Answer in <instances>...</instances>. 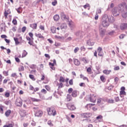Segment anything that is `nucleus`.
<instances>
[{
    "label": "nucleus",
    "instance_id": "1",
    "mask_svg": "<svg viewBox=\"0 0 127 127\" xmlns=\"http://www.w3.org/2000/svg\"><path fill=\"white\" fill-rule=\"evenodd\" d=\"M47 112L49 116H53V117H55L57 115V112L56 109L54 107H49L47 108Z\"/></svg>",
    "mask_w": 127,
    "mask_h": 127
},
{
    "label": "nucleus",
    "instance_id": "2",
    "mask_svg": "<svg viewBox=\"0 0 127 127\" xmlns=\"http://www.w3.org/2000/svg\"><path fill=\"white\" fill-rule=\"evenodd\" d=\"M102 25L103 27H108L110 25V22H109V18L103 17L102 20Z\"/></svg>",
    "mask_w": 127,
    "mask_h": 127
},
{
    "label": "nucleus",
    "instance_id": "3",
    "mask_svg": "<svg viewBox=\"0 0 127 127\" xmlns=\"http://www.w3.org/2000/svg\"><path fill=\"white\" fill-rule=\"evenodd\" d=\"M66 107L68 110H70V111H74V110H76V107H75V105L70 103L67 104Z\"/></svg>",
    "mask_w": 127,
    "mask_h": 127
},
{
    "label": "nucleus",
    "instance_id": "4",
    "mask_svg": "<svg viewBox=\"0 0 127 127\" xmlns=\"http://www.w3.org/2000/svg\"><path fill=\"white\" fill-rule=\"evenodd\" d=\"M112 13L114 16H118V15H120V13L118 12V8L114 7L112 10Z\"/></svg>",
    "mask_w": 127,
    "mask_h": 127
},
{
    "label": "nucleus",
    "instance_id": "5",
    "mask_svg": "<svg viewBox=\"0 0 127 127\" xmlns=\"http://www.w3.org/2000/svg\"><path fill=\"white\" fill-rule=\"evenodd\" d=\"M15 104L18 107H21L22 106V100L20 98H17L16 100Z\"/></svg>",
    "mask_w": 127,
    "mask_h": 127
},
{
    "label": "nucleus",
    "instance_id": "6",
    "mask_svg": "<svg viewBox=\"0 0 127 127\" xmlns=\"http://www.w3.org/2000/svg\"><path fill=\"white\" fill-rule=\"evenodd\" d=\"M90 99V102H91V103H95L96 100H97V98L96 97V95H90V97L89 98Z\"/></svg>",
    "mask_w": 127,
    "mask_h": 127
},
{
    "label": "nucleus",
    "instance_id": "7",
    "mask_svg": "<svg viewBox=\"0 0 127 127\" xmlns=\"http://www.w3.org/2000/svg\"><path fill=\"white\" fill-rule=\"evenodd\" d=\"M81 117L84 118H90L91 116H92V114L90 113H82L81 114Z\"/></svg>",
    "mask_w": 127,
    "mask_h": 127
},
{
    "label": "nucleus",
    "instance_id": "8",
    "mask_svg": "<svg viewBox=\"0 0 127 127\" xmlns=\"http://www.w3.org/2000/svg\"><path fill=\"white\" fill-rule=\"evenodd\" d=\"M43 115V112L41 110H38L35 114V117H41Z\"/></svg>",
    "mask_w": 127,
    "mask_h": 127
},
{
    "label": "nucleus",
    "instance_id": "9",
    "mask_svg": "<svg viewBox=\"0 0 127 127\" xmlns=\"http://www.w3.org/2000/svg\"><path fill=\"white\" fill-rule=\"evenodd\" d=\"M127 28V23H122L120 25V29L121 30H125Z\"/></svg>",
    "mask_w": 127,
    "mask_h": 127
},
{
    "label": "nucleus",
    "instance_id": "10",
    "mask_svg": "<svg viewBox=\"0 0 127 127\" xmlns=\"http://www.w3.org/2000/svg\"><path fill=\"white\" fill-rule=\"evenodd\" d=\"M26 39L27 40H28V44L30 45H33V39L30 38L29 37H26Z\"/></svg>",
    "mask_w": 127,
    "mask_h": 127
},
{
    "label": "nucleus",
    "instance_id": "11",
    "mask_svg": "<svg viewBox=\"0 0 127 127\" xmlns=\"http://www.w3.org/2000/svg\"><path fill=\"white\" fill-rule=\"evenodd\" d=\"M73 63L75 66H79L80 64V61L77 59H73Z\"/></svg>",
    "mask_w": 127,
    "mask_h": 127
},
{
    "label": "nucleus",
    "instance_id": "12",
    "mask_svg": "<svg viewBox=\"0 0 127 127\" xmlns=\"http://www.w3.org/2000/svg\"><path fill=\"white\" fill-rule=\"evenodd\" d=\"M99 33L100 36L103 38L104 36H105V34H106V30L103 29L100 30Z\"/></svg>",
    "mask_w": 127,
    "mask_h": 127
},
{
    "label": "nucleus",
    "instance_id": "13",
    "mask_svg": "<svg viewBox=\"0 0 127 127\" xmlns=\"http://www.w3.org/2000/svg\"><path fill=\"white\" fill-rule=\"evenodd\" d=\"M30 27H31V28H32L33 29H37V23L30 24Z\"/></svg>",
    "mask_w": 127,
    "mask_h": 127
},
{
    "label": "nucleus",
    "instance_id": "14",
    "mask_svg": "<svg viewBox=\"0 0 127 127\" xmlns=\"http://www.w3.org/2000/svg\"><path fill=\"white\" fill-rule=\"evenodd\" d=\"M61 15L63 19H67V20H69V17L66 16V15H65L64 13L63 12L61 13Z\"/></svg>",
    "mask_w": 127,
    "mask_h": 127
},
{
    "label": "nucleus",
    "instance_id": "15",
    "mask_svg": "<svg viewBox=\"0 0 127 127\" xmlns=\"http://www.w3.org/2000/svg\"><path fill=\"white\" fill-rule=\"evenodd\" d=\"M86 44L87 45H89V46H93L94 44H95V43L94 42H91V40H88L86 42Z\"/></svg>",
    "mask_w": 127,
    "mask_h": 127
},
{
    "label": "nucleus",
    "instance_id": "16",
    "mask_svg": "<svg viewBox=\"0 0 127 127\" xmlns=\"http://www.w3.org/2000/svg\"><path fill=\"white\" fill-rule=\"evenodd\" d=\"M10 114H11V110H7L5 113V116L7 117L8 118L9 116L10 115Z\"/></svg>",
    "mask_w": 127,
    "mask_h": 127
},
{
    "label": "nucleus",
    "instance_id": "17",
    "mask_svg": "<svg viewBox=\"0 0 127 127\" xmlns=\"http://www.w3.org/2000/svg\"><path fill=\"white\" fill-rule=\"evenodd\" d=\"M53 18L55 21H58L59 19H60V17L59 16V15L56 14L54 16Z\"/></svg>",
    "mask_w": 127,
    "mask_h": 127
},
{
    "label": "nucleus",
    "instance_id": "18",
    "mask_svg": "<svg viewBox=\"0 0 127 127\" xmlns=\"http://www.w3.org/2000/svg\"><path fill=\"white\" fill-rule=\"evenodd\" d=\"M104 74H105V75H109L110 74V73L112 72L111 70H108V69H105L103 70Z\"/></svg>",
    "mask_w": 127,
    "mask_h": 127
},
{
    "label": "nucleus",
    "instance_id": "19",
    "mask_svg": "<svg viewBox=\"0 0 127 127\" xmlns=\"http://www.w3.org/2000/svg\"><path fill=\"white\" fill-rule=\"evenodd\" d=\"M20 115L21 117H25V116H26V112L25 111V110H23L22 111H21V112L20 113Z\"/></svg>",
    "mask_w": 127,
    "mask_h": 127
},
{
    "label": "nucleus",
    "instance_id": "20",
    "mask_svg": "<svg viewBox=\"0 0 127 127\" xmlns=\"http://www.w3.org/2000/svg\"><path fill=\"white\" fill-rule=\"evenodd\" d=\"M61 28L62 29H66V28H67V24L65 23L62 24Z\"/></svg>",
    "mask_w": 127,
    "mask_h": 127
},
{
    "label": "nucleus",
    "instance_id": "21",
    "mask_svg": "<svg viewBox=\"0 0 127 127\" xmlns=\"http://www.w3.org/2000/svg\"><path fill=\"white\" fill-rule=\"evenodd\" d=\"M96 120L99 121V122H103V116L101 115L96 117Z\"/></svg>",
    "mask_w": 127,
    "mask_h": 127
},
{
    "label": "nucleus",
    "instance_id": "22",
    "mask_svg": "<svg viewBox=\"0 0 127 127\" xmlns=\"http://www.w3.org/2000/svg\"><path fill=\"white\" fill-rule=\"evenodd\" d=\"M71 96L73 97V98H76V97H77V90H73L72 92Z\"/></svg>",
    "mask_w": 127,
    "mask_h": 127
},
{
    "label": "nucleus",
    "instance_id": "23",
    "mask_svg": "<svg viewBox=\"0 0 127 127\" xmlns=\"http://www.w3.org/2000/svg\"><path fill=\"white\" fill-rule=\"evenodd\" d=\"M35 36H36L37 37H38L39 38H41V39H44V37H43V36H42V35H41V34H35Z\"/></svg>",
    "mask_w": 127,
    "mask_h": 127
},
{
    "label": "nucleus",
    "instance_id": "24",
    "mask_svg": "<svg viewBox=\"0 0 127 127\" xmlns=\"http://www.w3.org/2000/svg\"><path fill=\"white\" fill-rule=\"evenodd\" d=\"M109 22H115V17L112 16L110 18H108Z\"/></svg>",
    "mask_w": 127,
    "mask_h": 127
},
{
    "label": "nucleus",
    "instance_id": "25",
    "mask_svg": "<svg viewBox=\"0 0 127 127\" xmlns=\"http://www.w3.org/2000/svg\"><path fill=\"white\" fill-rule=\"evenodd\" d=\"M71 99H72V97H71V95L70 94H67L66 96L67 102H70Z\"/></svg>",
    "mask_w": 127,
    "mask_h": 127
},
{
    "label": "nucleus",
    "instance_id": "26",
    "mask_svg": "<svg viewBox=\"0 0 127 127\" xmlns=\"http://www.w3.org/2000/svg\"><path fill=\"white\" fill-rule=\"evenodd\" d=\"M51 31L52 32V33H56V28H55V27H51Z\"/></svg>",
    "mask_w": 127,
    "mask_h": 127
},
{
    "label": "nucleus",
    "instance_id": "27",
    "mask_svg": "<svg viewBox=\"0 0 127 127\" xmlns=\"http://www.w3.org/2000/svg\"><path fill=\"white\" fill-rule=\"evenodd\" d=\"M14 40L15 41V43L16 45H18V44H19V42L18 41V38H14Z\"/></svg>",
    "mask_w": 127,
    "mask_h": 127
},
{
    "label": "nucleus",
    "instance_id": "28",
    "mask_svg": "<svg viewBox=\"0 0 127 127\" xmlns=\"http://www.w3.org/2000/svg\"><path fill=\"white\" fill-rule=\"evenodd\" d=\"M18 70L19 72H21V71H24V67H23L22 65H20L18 68Z\"/></svg>",
    "mask_w": 127,
    "mask_h": 127
},
{
    "label": "nucleus",
    "instance_id": "29",
    "mask_svg": "<svg viewBox=\"0 0 127 127\" xmlns=\"http://www.w3.org/2000/svg\"><path fill=\"white\" fill-rule=\"evenodd\" d=\"M27 55V53L25 51V50H24L23 51L22 55V58H23V57H25Z\"/></svg>",
    "mask_w": 127,
    "mask_h": 127
},
{
    "label": "nucleus",
    "instance_id": "30",
    "mask_svg": "<svg viewBox=\"0 0 127 127\" xmlns=\"http://www.w3.org/2000/svg\"><path fill=\"white\" fill-rule=\"evenodd\" d=\"M31 100L32 102H40V99H36L35 98H32Z\"/></svg>",
    "mask_w": 127,
    "mask_h": 127
},
{
    "label": "nucleus",
    "instance_id": "31",
    "mask_svg": "<svg viewBox=\"0 0 127 127\" xmlns=\"http://www.w3.org/2000/svg\"><path fill=\"white\" fill-rule=\"evenodd\" d=\"M4 103L5 105H7L8 106V105H10L11 101H10V100H6L4 101Z\"/></svg>",
    "mask_w": 127,
    "mask_h": 127
},
{
    "label": "nucleus",
    "instance_id": "32",
    "mask_svg": "<svg viewBox=\"0 0 127 127\" xmlns=\"http://www.w3.org/2000/svg\"><path fill=\"white\" fill-rule=\"evenodd\" d=\"M29 77L30 79L33 80V81H35V78H34V75L32 74H29Z\"/></svg>",
    "mask_w": 127,
    "mask_h": 127
},
{
    "label": "nucleus",
    "instance_id": "33",
    "mask_svg": "<svg viewBox=\"0 0 127 127\" xmlns=\"http://www.w3.org/2000/svg\"><path fill=\"white\" fill-rule=\"evenodd\" d=\"M96 13L97 14H98V13H102V10L100 8L97 9Z\"/></svg>",
    "mask_w": 127,
    "mask_h": 127
},
{
    "label": "nucleus",
    "instance_id": "34",
    "mask_svg": "<svg viewBox=\"0 0 127 127\" xmlns=\"http://www.w3.org/2000/svg\"><path fill=\"white\" fill-rule=\"evenodd\" d=\"M122 17L123 18H127V12H124L122 13Z\"/></svg>",
    "mask_w": 127,
    "mask_h": 127
},
{
    "label": "nucleus",
    "instance_id": "35",
    "mask_svg": "<svg viewBox=\"0 0 127 127\" xmlns=\"http://www.w3.org/2000/svg\"><path fill=\"white\" fill-rule=\"evenodd\" d=\"M82 34V32H80V31H77L76 32L75 34L76 36H80V35H81V34Z\"/></svg>",
    "mask_w": 127,
    "mask_h": 127
},
{
    "label": "nucleus",
    "instance_id": "36",
    "mask_svg": "<svg viewBox=\"0 0 127 127\" xmlns=\"http://www.w3.org/2000/svg\"><path fill=\"white\" fill-rule=\"evenodd\" d=\"M3 74L4 76H8V71H3Z\"/></svg>",
    "mask_w": 127,
    "mask_h": 127
},
{
    "label": "nucleus",
    "instance_id": "37",
    "mask_svg": "<svg viewBox=\"0 0 127 127\" xmlns=\"http://www.w3.org/2000/svg\"><path fill=\"white\" fill-rule=\"evenodd\" d=\"M30 68H31V69H35V68H36V65L32 64L30 66Z\"/></svg>",
    "mask_w": 127,
    "mask_h": 127
},
{
    "label": "nucleus",
    "instance_id": "38",
    "mask_svg": "<svg viewBox=\"0 0 127 127\" xmlns=\"http://www.w3.org/2000/svg\"><path fill=\"white\" fill-rule=\"evenodd\" d=\"M98 56L102 57V56H104V53L102 52H98Z\"/></svg>",
    "mask_w": 127,
    "mask_h": 127
},
{
    "label": "nucleus",
    "instance_id": "39",
    "mask_svg": "<svg viewBox=\"0 0 127 127\" xmlns=\"http://www.w3.org/2000/svg\"><path fill=\"white\" fill-rule=\"evenodd\" d=\"M12 23L14 25H16V24H17V21H16V19H13Z\"/></svg>",
    "mask_w": 127,
    "mask_h": 127
},
{
    "label": "nucleus",
    "instance_id": "40",
    "mask_svg": "<svg viewBox=\"0 0 127 127\" xmlns=\"http://www.w3.org/2000/svg\"><path fill=\"white\" fill-rule=\"evenodd\" d=\"M91 108V104H87V105L85 106V108L87 109V110H89Z\"/></svg>",
    "mask_w": 127,
    "mask_h": 127
},
{
    "label": "nucleus",
    "instance_id": "41",
    "mask_svg": "<svg viewBox=\"0 0 127 127\" xmlns=\"http://www.w3.org/2000/svg\"><path fill=\"white\" fill-rule=\"evenodd\" d=\"M79 49L78 47H76L74 50V53H77L79 51Z\"/></svg>",
    "mask_w": 127,
    "mask_h": 127
},
{
    "label": "nucleus",
    "instance_id": "42",
    "mask_svg": "<svg viewBox=\"0 0 127 127\" xmlns=\"http://www.w3.org/2000/svg\"><path fill=\"white\" fill-rule=\"evenodd\" d=\"M64 80L65 79H64L63 76H60V82H64Z\"/></svg>",
    "mask_w": 127,
    "mask_h": 127
},
{
    "label": "nucleus",
    "instance_id": "43",
    "mask_svg": "<svg viewBox=\"0 0 127 127\" xmlns=\"http://www.w3.org/2000/svg\"><path fill=\"white\" fill-rule=\"evenodd\" d=\"M67 92L69 94H71V93L73 92V88H69Z\"/></svg>",
    "mask_w": 127,
    "mask_h": 127
},
{
    "label": "nucleus",
    "instance_id": "44",
    "mask_svg": "<svg viewBox=\"0 0 127 127\" xmlns=\"http://www.w3.org/2000/svg\"><path fill=\"white\" fill-rule=\"evenodd\" d=\"M52 4L54 6L56 5V4H57V0H55V1H53L52 2Z\"/></svg>",
    "mask_w": 127,
    "mask_h": 127
},
{
    "label": "nucleus",
    "instance_id": "45",
    "mask_svg": "<svg viewBox=\"0 0 127 127\" xmlns=\"http://www.w3.org/2000/svg\"><path fill=\"white\" fill-rule=\"evenodd\" d=\"M21 30H22V32H23V33L25 32V31L26 30V27H25V26L23 27L21 29Z\"/></svg>",
    "mask_w": 127,
    "mask_h": 127
},
{
    "label": "nucleus",
    "instance_id": "46",
    "mask_svg": "<svg viewBox=\"0 0 127 127\" xmlns=\"http://www.w3.org/2000/svg\"><path fill=\"white\" fill-rule=\"evenodd\" d=\"M114 99H115L116 102H119V101H120V98L119 97V96L115 97L114 98Z\"/></svg>",
    "mask_w": 127,
    "mask_h": 127
},
{
    "label": "nucleus",
    "instance_id": "47",
    "mask_svg": "<svg viewBox=\"0 0 127 127\" xmlns=\"http://www.w3.org/2000/svg\"><path fill=\"white\" fill-rule=\"evenodd\" d=\"M102 50L103 49L101 47H99L97 49L98 52H101Z\"/></svg>",
    "mask_w": 127,
    "mask_h": 127
},
{
    "label": "nucleus",
    "instance_id": "48",
    "mask_svg": "<svg viewBox=\"0 0 127 127\" xmlns=\"http://www.w3.org/2000/svg\"><path fill=\"white\" fill-rule=\"evenodd\" d=\"M68 83H69V85L72 86V85H73V79H71L69 80Z\"/></svg>",
    "mask_w": 127,
    "mask_h": 127
},
{
    "label": "nucleus",
    "instance_id": "49",
    "mask_svg": "<svg viewBox=\"0 0 127 127\" xmlns=\"http://www.w3.org/2000/svg\"><path fill=\"white\" fill-rule=\"evenodd\" d=\"M57 38H58V39H61L62 40H64V37L63 36H58L57 37Z\"/></svg>",
    "mask_w": 127,
    "mask_h": 127
},
{
    "label": "nucleus",
    "instance_id": "50",
    "mask_svg": "<svg viewBox=\"0 0 127 127\" xmlns=\"http://www.w3.org/2000/svg\"><path fill=\"white\" fill-rule=\"evenodd\" d=\"M80 50L81 51H85L86 50V48H85V47L84 46L81 47Z\"/></svg>",
    "mask_w": 127,
    "mask_h": 127
},
{
    "label": "nucleus",
    "instance_id": "51",
    "mask_svg": "<svg viewBox=\"0 0 127 127\" xmlns=\"http://www.w3.org/2000/svg\"><path fill=\"white\" fill-rule=\"evenodd\" d=\"M114 70L115 71H118V70H120V66H115L114 67Z\"/></svg>",
    "mask_w": 127,
    "mask_h": 127
},
{
    "label": "nucleus",
    "instance_id": "52",
    "mask_svg": "<svg viewBox=\"0 0 127 127\" xmlns=\"http://www.w3.org/2000/svg\"><path fill=\"white\" fill-rule=\"evenodd\" d=\"M29 35L30 37H31V38L33 39V34L32 33L29 32Z\"/></svg>",
    "mask_w": 127,
    "mask_h": 127
},
{
    "label": "nucleus",
    "instance_id": "53",
    "mask_svg": "<svg viewBox=\"0 0 127 127\" xmlns=\"http://www.w3.org/2000/svg\"><path fill=\"white\" fill-rule=\"evenodd\" d=\"M100 80H101L102 82H104V81H105V77H104L103 75H102V76L100 77Z\"/></svg>",
    "mask_w": 127,
    "mask_h": 127
},
{
    "label": "nucleus",
    "instance_id": "54",
    "mask_svg": "<svg viewBox=\"0 0 127 127\" xmlns=\"http://www.w3.org/2000/svg\"><path fill=\"white\" fill-rule=\"evenodd\" d=\"M48 125H49V126H50V127H53V124H52V123H51V121H49L48 122Z\"/></svg>",
    "mask_w": 127,
    "mask_h": 127
},
{
    "label": "nucleus",
    "instance_id": "55",
    "mask_svg": "<svg viewBox=\"0 0 127 127\" xmlns=\"http://www.w3.org/2000/svg\"><path fill=\"white\" fill-rule=\"evenodd\" d=\"M114 101H115V100H114L113 99L108 100V103H110V104H113Z\"/></svg>",
    "mask_w": 127,
    "mask_h": 127
},
{
    "label": "nucleus",
    "instance_id": "56",
    "mask_svg": "<svg viewBox=\"0 0 127 127\" xmlns=\"http://www.w3.org/2000/svg\"><path fill=\"white\" fill-rule=\"evenodd\" d=\"M29 89L31 91H34V88L32 85H30Z\"/></svg>",
    "mask_w": 127,
    "mask_h": 127
},
{
    "label": "nucleus",
    "instance_id": "57",
    "mask_svg": "<svg viewBox=\"0 0 127 127\" xmlns=\"http://www.w3.org/2000/svg\"><path fill=\"white\" fill-rule=\"evenodd\" d=\"M15 60L16 62H17L18 63H19V62H20V60H19L18 58H15Z\"/></svg>",
    "mask_w": 127,
    "mask_h": 127
},
{
    "label": "nucleus",
    "instance_id": "58",
    "mask_svg": "<svg viewBox=\"0 0 127 127\" xmlns=\"http://www.w3.org/2000/svg\"><path fill=\"white\" fill-rule=\"evenodd\" d=\"M7 126H8V127H13V126H14V125L13 124V123H11Z\"/></svg>",
    "mask_w": 127,
    "mask_h": 127
},
{
    "label": "nucleus",
    "instance_id": "59",
    "mask_svg": "<svg viewBox=\"0 0 127 127\" xmlns=\"http://www.w3.org/2000/svg\"><path fill=\"white\" fill-rule=\"evenodd\" d=\"M120 95H126V91H121Z\"/></svg>",
    "mask_w": 127,
    "mask_h": 127
},
{
    "label": "nucleus",
    "instance_id": "60",
    "mask_svg": "<svg viewBox=\"0 0 127 127\" xmlns=\"http://www.w3.org/2000/svg\"><path fill=\"white\" fill-rule=\"evenodd\" d=\"M42 93H43V94H46V93H47V91H46V90L43 89L41 90Z\"/></svg>",
    "mask_w": 127,
    "mask_h": 127
},
{
    "label": "nucleus",
    "instance_id": "61",
    "mask_svg": "<svg viewBox=\"0 0 127 127\" xmlns=\"http://www.w3.org/2000/svg\"><path fill=\"white\" fill-rule=\"evenodd\" d=\"M45 57H46V58H48V59H50V56H49V54H45Z\"/></svg>",
    "mask_w": 127,
    "mask_h": 127
},
{
    "label": "nucleus",
    "instance_id": "62",
    "mask_svg": "<svg viewBox=\"0 0 127 127\" xmlns=\"http://www.w3.org/2000/svg\"><path fill=\"white\" fill-rule=\"evenodd\" d=\"M82 61H83L84 63H85V64L88 63V61L86 60L85 58H83Z\"/></svg>",
    "mask_w": 127,
    "mask_h": 127
},
{
    "label": "nucleus",
    "instance_id": "63",
    "mask_svg": "<svg viewBox=\"0 0 127 127\" xmlns=\"http://www.w3.org/2000/svg\"><path fill=\"white\" fill-rule=\"evenodd\" d=\"M5 97H6V98H8V97H9V93L6 92L5 93Z\"/></svg>",
    "mask_w": 127,
    "mask_h": 127
},
{
    "label": "nucleus",
    "instance_id": "64",
    "mask_svg": "<svg viewBox=\"0 0 127 127\" xmlns=\"http://www.w3.org/2000/svg\"><path fill=\"white\" fill-rule=\"evenodd\" d=\"M117 127H127V125H123L121 126H117Z\"/></svg>",
    "mask_w": 127,
    "mask_h": 127
}]
</instances>
